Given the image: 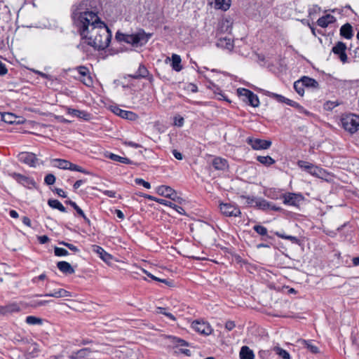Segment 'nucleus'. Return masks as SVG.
Masks as SVG:
<instances>
[{
    "label": "nucleus",
    "instance_id": "obj_48",
    "mask_svg": "<svg viewBox=\"0 0 359 359\" xmlns=\"http://www.w3.org/2000/svg\"><path fill=\"white\" fill-rule=\"evenodd\" d=\"M90 353V351L89 348H82L79 351H78L75 354V358H84L86 356H88L89 353Z\"/></svg>",
    "mask_w": 359,
    "mask_h": 359
},
{
    "label": "nucleus",
    "instance_id": "obj_64",
    "mask_svg": "<svg viewBox=\"0 0 359 359\" xmlns=\"http://www.w3.org/2000/svg\"><path fill=\"white\" fill-rule=\"evenodd\" d=\"M84 182H85V180H79L76 181L73 185L74 189L76 190V189H79Z\"/></svg>",
    "mask_w": 359,
    "mask_h": 359
},
{
    "label": "nucleus",
    "instance_id": "obj_21",
    "mask_svg": "<svg viewBox=\"0 0 359 359\" xmlns=\"http://www.w3.org/2000/svg\"><path fill=\"white\" fill-rule=\"evenodd\" d=\"M212 164L214 168L217 170H224L228 168L226 160L220 157L215 158Z\"/></svg>",
    "mask_w": 359,
    "mask_h": 359
},
{
    "label": "nucleus",
    "instance_id": "obj_41",
    "mask_svg": "<svg viewBox=\"0 0 359 359\" xmlns=\"http://www.w3.org/2000/svg\"><path fill=\"white\" fill-rule=\"evenodd\" d=\"M304 87L305 86L303 85V83L302 81H301V79L294 83V88L295 91L301 96L304 95Z\"/></svg>",
    "mask_w": 359,
    "mask_h": 359
},
{
    "label": "nucleus",
    "instance_id": "obj_52",
    "mask_svg": "<svg viewBox=\"0 0 359 359\" xmlns=\"http://www.w3.org/2000/svg\"><path fill=\"white\" fill-rule=\"evenodd\" d=\"M59 244L60 245H62L64 246H66L70 250H72V251H73L74 252H79V249L76 245H73L72 243H67V242H65V241H60V242H59Z\"/></svg>",
    "mask_w": 359,
    "mask_h": 359
},
{
    "label": "nucleus",
    "instance_id": "obj_59",
    "mask_svg": "<svg viewBox=\"0 0 359 359\" xmlns=\"http://www.w3.org/2000/svg\"><path fill=\"white\" fill-rule=\"evenodd\" d=\"M8 69L6 68V66L4 63H3L1 61H0V75L4 76L7 74Z\"/></svg>",
    "mask_w": 359,
    "mask_h": 359
},
{
    "label": "nucleus",
    "instance_id": "obj_38",
    "mask_svg": "<svg viewBox=\"0 0 359 359\" xmlns=\"http://www.w3.org/2000/svg\"><path fill=\"white\" fill-rule=\"evenodd\" d=\"M232 22L230 20L225 19L221 22L220 29L222 32H229L231 30Z\"/></svg>",
    "mask_w": 359,
    "mask_h": 359
},
{
    "label": "nucleus",
    "instance_id": "obj_6",
    "mask_svg": "<svg viewBox=\"0 0 359 359\" xmlns=\"http://www.w3.org/2000/svg\"><path fill=\"white\" fill-rule=\"evenodd\" d=\"M9 176L15 180L18 183L22 185L23 187L32 189L36 184L33 178L27 177L26 175L18 173V172H10Z\"/></svg>",
    "mask_w": 359,
    "mask_h": 359
},
{
    "label": "nucleus",
    "instance_id": "obj_36",
    "mask_svg": "<svg viewBox=\"0 0 359 359\" xmlns=\"http://www.w3.org/2000/svg\"><path fill=\"white\" fill-rule=\"evenodd\" d=\"M25 322L31 325H42L43 319L34 316H29L26 318Z\"/></svg>",
    "mask_w": 359,
    "mask_h": 359
},
{
    "label": "nucleus",
    "instance_id": "obj_23",
    "mask_svg": "<svg viewBox=\"0 0 359 359\" xmlns=\"http://www.w3.org/2000/svg\"><path fill=\"white\" fill-rule=\"evenodd\" d=\"M217 46L231 50L233 47V41L230 38H220L217 42Z\"/></svg>",
    "mask_w": 359,
    "mask_h": 359
},
{
    "label": "nucleus",
    "instance_id": "obj_12",
    "mask_svg": "<svg viewBox=\"0 0 359 359\" xmlns=\"http://www.w3.org/2000/svg\"><path fill=\"white\" fill-rule=\"evenodd\" d=\"M156 191L158 194L166 198H170L173 201H175L176 198H178L175 191L169 186H158L156 187Z\"/></svg>",
    "mask_w": 359,
    "mask_h": 359
},
{
    "label": "nucleus",
    "instance_id": "obj_62",
    "mask_svg": "<svg viewBox=\"0 0 359 359\" xmlns=\"http://www.w3.org/2000/svg\"><path fill=\"white\" fill-rule=\"evenodd\" d=\"M103 194L110 198H115L116 197V191L112 190H105L103 191Z\"/></svg>",
    "mask_w": 359,
    "mask_h": 359
},
{
    "label": "nucleus",
    "instance_id": "obj_32",
    "mask_svg": "<svg viewBox=\"0 0 359 359\" xmlns=\"http://www.w3.org/2000/svg\"><path fill=\"white\" fill-rule=\"evenodd\" d=\"M17 116L12 113H1V121L6 123L13 124L16 122Z\"/></svg>",
    "mask_w": 359,
    "mask_h": 359
},
{
    "label": "nucleus",
    "instance_id": "obj_53",
    "mask_svg": "<svg viewBox=\"0 0 359 359\" xmlns=\"http://www.w3.org/2000/svg\"><path fill=\"white\" fill-rule=\"evenodd\" d=\"M172 343L177 346H187V342L186 341L177 337L172 338Z\"/></svg>",
    "mask_w": 359,
    "mask_h": 359
},
{
    "label": "nucleus",
    "instance_id": "obj_1",
    "mask_svg": "<svg viewBox=\"0 0 359 359\" xmlns=\"http://www.w3.org/2000/svg\"><path fill=\"white\" fill-rule=\"evenodd\" d=\"M100 9V0H84L72 7V18L81 39L88 36L93 27L103 25L97 14Z\"/></svg>",
    "mask_w": 359,
    "mask_h": 359
},
{
    "label": "nucleus",
    "instance_id": "obj_56",
    "mask_svg": "<svg viewBox=\"0 0 359 359\" xmlns=\"http://www.w3.org/2000/svg\"><path fill=\"white\" fill-rule=\"evenodd\" d=\"M251 92H252L251 90H248L246 88H238L237 90L238 94L240 96L244 97L245 98H247V97L248 96V93H251Z\"/></svg>",
    "mask_w": 359,
    "mask_h": 359
},
{
    "label": "nucleus",
    "instance_id": "obj_47",
    "mask_svg": "<svg viewBox=\"0 0 359 359\" xmlns=\"http://www.w3.org/2000/svg\"><path fill=\"white\" fill-rule=\"evenodd\" d=\"M156 310V312L158 313L163 314L172 320H175V316L171 313L167 312L165 308L157 307Z\"/></svg>",
    "mask_w": 359,
    "mask_h": 359
},
{
    "label": "nucleus",
    "instance_id": "obj_60",
    "mask_svg": "<svg viewBox=\"0 0 359 359\" xmlns=\"http://www.w3.org/2000/svg\"><path fill=\"white\" fill-rule=\"evenodd\" d=\"M235 323L231 320L227 321L225 324V328L229 331L232 330L235 327Z\"/></svg>",
    "mask_w": 359,
    "mask_h": 359
},
{
    "label": "nucleus",
    "instance_id": "obj_13",
    "mask_svg": "<svg viewBox=\"0 0 359 359\" xmlns=\"http://www.w3.org/2000/svg\"><path fill=\"white\" fill-rule=\"evenodd\" d=\"M346 46L344 42L339 41L336 43V45L332 48V51L337 55L340 59V60L345 63L347 62L348 57L346 53Z\"/></svg>",
    "mask_w": 359,
    "mask_h": 359
},
{
    "label": "nucleus",
    "instance_id": "obj_43",
    "mask_svg": "<svg viewBox=\"0 0 359 359\" xmlns=\"http://www.w3.org/2000/svg\"><path fill=\"white\" fill-rule=\"evenodd\" d=\"M149 72L144 65H140L137 72H136V79L137 77L145 78L148 76Z\"/></svg>",
    "mask_w": 359,
    "mask_h": 359
},
{
    "label": "nucleus",
    "instance_id": "obj_45",
    "mask_svg": "<svg viewBox=\"0 0 359 359\" xmlns=\"http://www.w3.org/2000/svg\"><path fill=\"white\" fill-rule=\"evenodd\" d=\"M54 253L57 257H63L69 255V252L66 249L59 247H55Z\"/></svg>",
    "mask_w": 359,
    "mask_h": 359
},
{
    "label": "nucleus",
    "instance_id": "obj_4",
    "mask_svg": "<svg viewBox=\"0 0 359 359\" xmlns=\"http://www.w3.org/2000/svg\"><path fill=\"white\" fill-rule=\"evenodd\" d=\"M18 161L29 167L35 168L40 164V160L36 157V154L32 152L23 151L18 155Z\"/></svg>",
    "mask_w": 359,
    "mask_h": 359
},
{
    "label": "nucleus",
    "instance_id": "obj_14",
    "mask_svg": "<svg viewBox=\"0 0 359 359\" xmlns=\"http://www.w3.org/2000/svg\"><path fill=\"white\" fill-rule=\"evenodd\" d=\"M116 40L121 44L126 43L131 47L135 44V34H123L121 32H117L115 36Z\"/></svg>",
    "mask_w": 359,
    "mask_h": 359
},
{
    "label": "nucleus",
    "instance_id": "obj_11",
    "mask_svg": "<svg viewBox=\"0 0 359 359\" xmlns=\"http://www.w3.org/2000/svg\"><path fill=\"white\" fill-rule=\"evenodd\" d=\"M191 327L197 332L209 335L212 333V329L210 324L207 322L196 320L191 324Z\"/></svg>",
    "mask_w": 359,
    "mask_h": 359
},
{
    "label": "nucleus",
    "instance_id": "obj_5",
    "mask_svg": "<svg viewBox=\"0 0 359 359\" xmlns=\"http://www.w3.org/2000/svg\"><path fill=\"white\" fill-rule=\"evenodd\" d=\"M219 209L222 215L226 217H240L241 212L240 208L233 203H221L219 204Z\"/></svg>",
    "mask_w": 359,
    "mask_h": 359
},
{
    "label": "nucleus",
    "instance_id": "obj_18",
    "mask_svg": "<svg viewBox=\"0 0 359 359\" xmlns=\"http://www.w3.org/2000/svg\"><path fill=\"white\" fill-rule=\"evenodd\" d=\"M141 273L147 274L149 278H151V279L156 280L158 282H161V283H163L165 284L168 283V281L166 279L158 278L153 276L152 274L148 273L146 270H144L142 267L136 265V279L142 278V279L145 280L144 278L142 277Z\"/></svg>",
    "mask_w": 359,
    "mask_h": 359
},
{
    "label": "nucleus",
    "instance_id": "obj_44",
    "mask_svg": "<svg viewBox=\"0 0 359 359\" xmlns=\"http://www.w3.org/2000/svg\"><path fill=\"white\" fill-rule=\"evenodd\" d=\"M285 104H287L289 106H291V107L298 109L299 110V111H303L305 114H308V112L303 108V107H302L299 104H298L297 102H296L292 100L287 98Z\"/></svg>",
    "mask_w": 359,
    "mask_h": 359
},
{
    "label": "nucleus",
    "instance_id": "obj_20",
    "mask_svg": "<svg viewBox=\"0 0 359 359\" xmlns=\"http://www.w3.org/2000/svg\"><path fill=\"white\" fill-rule=\"evenodd\" d=\"M58 269L65 274H73L75 270L72 265L65 261H60L57 263Z\"/></svg>",
    "mask_w": 359,
    "mask_h": 359
},
{
    "label": "nucleus",
    "instance_id": "obj_7",
    "mask_svg": "<svg viewBox=\"0 0 359 359\" xmlns=\"http://www.w3.org/2000/svg\"><path fill=\"white\" fill-rule=\"evenodd\" d=\"M297 165L304 170L316 177H320L324 172L323 169L307 161H299Z\"/></svg>",
    "mask_w": 359,
    "mask_h": 359
},
{
    "label": "nucleus",
    "instance_id": "obj_8",
    "mask_svg": "<svg viewBox=\"0 0 359 359\" xmlns=\"http://www.w3.org/2000/svg\"><path fill=\"white\" fill-rule=\"evenodd\" d=\"M80 77L79 80L86 86L90 87L93 86V81L90 76V71L88 67L85 66H79L76 68Z\"/></svg>",
    "mask_w": 359,
    "mask_h": 359
},
{
    "label": "nucleus",
    "instance_id": "obj_37",
    "mask_svg": "<svg viewBox=\"0 0 359 359\" xmlns=\"http://www.w3.org/2000/svg\"><path fill=\"white\" fill-rule=\"evenodd\" d=\"M302 344L313 353L319 352V348L315 346L310 340H303Z\"/></svg>",
    "mask_w": 359,
    "mask_h": 359
},
{
    "label": "nucleus",
    "instance_id": "obj_55",
    "mask_svg": "<svg viewBox=\"0 0 359 359\" xmlns=\"http://www.w3.org/2000/svg\"><path fill=\"white\" fill-rule=\"evenodd\" d=\"M76 213L81 216L84 221L90 226V219L86 216L84 212L79 207L78 208H76Z\"/></svg>",
    "mask_w": 359,
    "mask_h": 359
},
{
    "label": "nucleus",
    "instance_id": "obj_61",
    "mask_svg": "<svg viewBox=\"0 0 359 359\" xmlns=\"http://www.w3.org/2000/svg\"><path fill=\"white\" fill-rule=\"evenodd\" d=\"M49 240H50L49 238L46 235L41 236L38 237V241L41 244H45V243H48L49 241Z\"/></svg>",
    "mask_w": 359,
    "mask_h": 359
},
{
    "label": "nucleus",
    "instance_id": "obj_31",
    "mask_svg": "<svg viewBox=\"0 0 359 359\" xmlns=\"http://www.w3.org/2000/svg\"><path fill=\"white\" fill-rule=\"evenodd\" d=\"M181 61L182 60L180 55L177 54H172L171 66L174 70L180 72L182 69Z\"/></svg>",
    "mask_w": 359,
    "mask_h": 359
},
{
    "label": "nucleus",
    "instance_id": "obj_3",
    "mask_svg": "<svg viewBox=\"0 0 359 359\" xmlns=\"http://www.w3.org/2000/svg\"><path fill=\"white\" fill-rule=\"evenodd\" d=\"M343 128L351 134L359 130V116L350 114L341 118Z\"/></svg>",
    "mask_w": 359,
    "mask_h": 359
},
{
    "label": "nucleus",
    "instance_id": "obj_24",
    "mask_svg": "<svg viewBox=\"0 0 359 359\" xmlns=\"http://www.w3.org/2000/svg\"><path fill=\"white\" fill-rule=\"evenodd\" d=\"M239 357L241 359H255V354L248 346H243L241 348Z\"/></svg>",
    "mask_w": 359,
    "mask_h": 359
},
{
    "label": "nucleus",
    "instance_id": "obj_49",
    "mask_svg": "<svg viewBox=\"0 0 359 359\" xmlns=\"http://www.w3.org/2000/svg\"><path fill=\"white\" fill-rule=\"evenodd\" d=\"M56 178L53 174H48L44 178V182L47 185H53L55 182Z\"/></svg>",
    "mask_w": 359,
    "mask_h": 359
},
{
    "label": "nucleus",
    "instance_id": "obj_22",
    "mask_svg": "<svg viewBox=\"0 0 359 359\" xmlns=\"http://www.w3.org/2000/svg\"><path fill=\"white\" fill-rule=\"evenodd\" d=\"M335 21V18L333 15L330 14H327L321 18H320L317 20V24L318 26L321 27H327L330 24L334 22Z\"/></svg>",
    "mask_w": 359,
    "mask_h": 359
},
{
    "label": "nucleus",
    "instance_id": "obj_19",
    "mask_svg": "<svg viewBox=\"0 0 359 359\" xmlns=\"http://www.w3.org/2000/svg\"><path fill=\"white\" fill-rule=\"evenodd\" d=\"M67 114L74 117H78L83 120L88 121L90 118V114L86 111H81L79 109L68 108Z\"/></svg>",
    "mask_w": 359,
    "mask_h": 359
},
{
    "label": "nucleus",
    "instance_id": "obj_51",
    "mask_svg": "<svg viewBox=\"0 0 359 359\" xmlns=\"http://www.w3.org/2000/svg\"><path fill=\"white\" fill-rule=\"evenodd\" d=\"M241 198L246 200V203L249 205H255L257 198L254 196H241Z\"/></svg>",
    "mask_w": 359,
    "mask_h": 359
},
{
    "label": "nucleus",
    "instance_id": "obj_46",
    "mask_svg": "<svg viewBox=\"0 0 359 359\" xmlns=\"http://www.w3.org/2000/svg\"><path fill=\"white\" fill-rule=\"evenodd\" d=\"M253 229L255 231H256L258 234L261 236H266L267 235V229L262 225H255L253 226Z\"/></svg>",
    "mask_w": 359,
    "mask_h": 359
},
{
    "label": "nucleus",
    "instance_id": "obj_54",
    "mask_svg": "<svg viewBox=\"0 0 359 359\" xmlns=\"http://www.w3.org/2000/svg\"><path fill=\"white\" fill-rule=\"evenodd\" d=\"M136 184L141 185L147 189L151 188L150 183L141 178H136Z\"/></svg>",
    "mask_w": 359,
    "mask_h": 359
},
{
    "label": "nucleus",
    "instance_id": "obj_50",
    "mask_svg": "<svg viewBox=\"0 0 359 359\" xmlns=\"http://www.w3.org/2000/svg\"><path fill=\"white\" fill-rule=\"evenodd\" d=\"M69 170L72 171H77L80 172L86 175H88L90 172L85 169H83L82 167L77 165L76 164H74L72 163L71 167L69 168Z\"/></svg>",
    "mask_w": 359,
    "mask_h": 359
},
{
    "label": "nucleus",
    "instance_id": "obj_34",
    "mask_svg": "<svg viewBox=\"0 0 359 359\" xmlns=\"http://www.w3.org/2000/svg\"><path fill=\"white\" fill-rule=\"evenodd\" d=\"M257 160L262 164L269 166L275 163V160L269 156H258Z\"/></svg>",
    "mask_w": 359,
    "mask_h": 359
},
{
    "label": "nucleus",
    "instance_id": "obj_9",
    "mask_svg": "<svg viewBox=\"0 0 359 359\" xmlns=\"http://www.w3.org/2000/svg\"><path fill=\"white\" fill-rule=\"evenodd\" d=\"M247 143L252 147L254 150L267 149L271 146V141L261 139H254L248 137Z\"/></svg>",
    "mask_w": 359,
    "mask_h": 359
},
{
    "label": "nucleus",
    "instance_id": "obj_17",
    "mask_svg": "<svg viewBox=\"0 0 359 359\" xmlns=\"http://www.w3.org/2000/svg\"><path fill=\"white\" fill-rule=\"evenodd\" d=\"M39 297H52L55 298H60V297H72V293L65 289L60 288L58 290H55L51 292L46 293L44 294H38Z\"/></svg>",
    "mask_w": 359,
    "mask_h": 359
},
{
    "label": "nucleus",
    "instance_id": "obj_15",
    "mask_svg": "<svg viewBox=\"0 0 359 359\" xmlns=\"http://www.w3.org/2000/svg\"><path fill=\"white\" fill-rule=\"evenodd\" d=\"M21 307L16 302L9 303L5 306H0V315H7L20 311Z\"/></svg>",
    "mask_w": 359,
    "mask_h": 359
},
{
    "label": "nucleus",
    "instance_id": "obj_42",
    "mask_svg": "<svg viewBox=\"0 0 359 359\" xmlns=\"http://www.w3.org/2000/svg\"><path fill=\"white\" fill-rule=\"evenodd\" d=\"M264 94L266 95L267 96L276 99L279 102H282V103H285L286 102L287 98L285 97L284 96L281 95H278V94H276V93H271V92H269V91H266Z\"/></svg>",
    "mask_w": 359,
    "mask_h": 359
},
{
    "label": "nucleus",
    "instance_id": "obj_26",
    "mask_svg": "<svg viewBox=\"0 0 359 359\" xmlns=\"http://www.w3.org/2000/svg\"><path fill=\"white\" fill-rule=\"evenodd\" d=\"M111 111L121 118L126 119L133 120L135 116V114H133L132 111L123 110L118 108L111 109Z\"/></svg>",
    "mask_w": 359,
    "mask_h": 359
},
{
    "label": "nucleus",
    "instance_id": "obj_16",
    "mask_svg": "<svg viewBox=\"0 0 359 359\" xmlns=\"http://www.w3.org/2000/svg\"><path fill=\"white\" fill-rule=\"evenodd\" d=\"M151 36V34H147L143 29H138L135 36L136 47L146 44Z\"/></svg>",
    "mask_w": 359,
    "mask_h": 359
},
{
    "label": "nucleus",
    "instance_id": "obj_29",
    "mask_svg": "<svg viewBox=\"0 0 359 359\" xmlns=\"http://www.w3.org/2000/svg\"><path fill=\"white\" fill-rule=\"evenodd\" d=\"M48 205L53 208L60 210L62 212H66L67 209L57 199H49L48 201Z\"/></svg>",
    "mask_w": 359,
    "mask_h": 359
},
{
    "label": "nucleus",
    "instance_id": "obj_28",
    "mask_svg": "<svg viewBox=\"0 0 359 359\" xmlns=\"http://www.w3.org/2000/svg\"><path fill=\"white\" fill-rule=\"evenodd\" d=\"M55 163L54 165L60 169L69 170L72 163L67 160L55 158L53 160Z\"/></svg>",
    "mask_w": 359,
    "mask_h": 359
},
{
    "label": "nucleus",
    "instance_id": "obj_27",
    "mask_svg": "<svg viewBox=\"0 0 359 359\" xmlns=\"http://www.w3.org/2000/svg\"><path fill=\"white\" fill-rule=\"evenodd\" d=\"M303 85L306 88H318V83L314 79L309 76H303L301 79Z\"/></svg>",
    "mask_w": 359,
    "mask_h": 359
},
{
    "label": "nucleus",
    "instance_id": "obj_40",
    "mask_svg": "<svg viewBox=\"0 0 359 359\" xmlns=\"http://www.w3.org/2000/svg\"><path fill=\"white\" fill-rule=\"evenodd\" d=\"M255 206L262 210H267L270 208V203L265 199L258 198Z\"/></svg>",
    "mask_w": 359,
    "mask_h": 359
},
{
    "label": "nucleus",
    "instance_id": "obj_57",
    "mask_svg": "<svg viewBox=\"0 0 359 359\" xmlns=\"http://www.w3.org/2000/svg\"><path fill=\"white\" fill-rule=\"evenodd\" d=\"M156 202L160 203V204H162V205H166V206H169V207H171V208H173V205H175L171 201L165 200V199H162V198H159L158 200H156Z\"/></svg>",
    "mask_w": 359,
    "mask_h": 359
},
{
    "label": "nucleus",
    "instance_id": "obj_2",
    "mask_svg": "<svg viewBox=\"0 0 359 359\" xmlns=\"http://www.w3.org/2000/svg\"><path fill=\"white\" fill-rule=\"evenodd\" d=\"M111 39V32L103 22V25H97L96 27H93L88 36L81 39L77 48L83 51H87L86 46L88 45L95 50H104L109 45Z\"/></svg>",
    "mask_w": 359,
    "mask_h": 359
},
{
    "label": "nucleus",
    "instance_id": "obj_25",
    "mask_svg": "<svg viewBox=\"0 0 359 359\" xmlns=\"http://www.w3.org/2000/svg\"><path fill=\"white\" fill-rule=\"evenodd\" d=\"M340 34L346 39H350L353 36V29L350 24L346 23L341 26Z\"/></svg>",
    "mask_w": 359,
    "mask_h": 359
},
{
    "label": "nucleus",
    "instance_id": "obj_33",
    "mask_svg": "<svg viewBox=\"0 0 359 359\" xmlns=\"http://www.w3.org/2000/svg\"><path fill=\"white\" fill-rule=\"evenodd\" d=\"M247 102L253 107H257L259 105V100L257 95L254 93H248Z\"/></svg>",
    "mask_w": 359,
    "mask_h": 359
},
{
    "label": "nucleus",
    "instance_id": "obj_58",
    "mask_svg": "<svg viewBox=\"0 0 359 359\" xmlns=\"http://www.w3.org/2000/svg\"><path fill=\"white\" fill-rule=\"evenodd\" d=\"M53 300H40V301H36V302H34V306H45L48 303H50V302H53Z\"/></svg>",
    "mask_w": 359,
    "mask_h": 359
},
{
    "label": "nucleus",
    "instance_id": "obj_30",
    "mask_svg": "<svg viewBox=\"0 0 359 359\" xmlns=\"http://www.w3.org/2000/svg\"><path fill=\"white\" fill-rule=\"evenodd\" d=\"M231 6V0H215V8L227 11Z\"/></svg>",
    "mask_w": 359,
    "mask_h": 359
},
{
    "label": "nucleus",
    "instance_id": "obj_39",
    "mask_svg": "<svg viewBox=\"0 0 359 359\" xmlns=\"http://www.w3.org/2000/svg\"><path fill=\"white\" fill-rule=\"evenodd\" d=\"M273 351L276 352L277 355H278L282 358L290 359V353L287 351L283 349L282 348L276 346L273 348Z\"/></svg>",
    "mask_w": 359,
    "mask_h": 359
},
{
    "label": "nucleus",
    "instance_id": "obj_10",
    "mask_svg": "<svg viewBox=\"0 0 359 359\" xmlns=\"http://www.w3.org/2000/svg\"><path fill=\"white\" fill-rule=\"evenodd\" d=\"M283 203L286 205L298 206L304 201V196L301 194L287 193L283 196Z\"/></svg>",
    "mask_w": 359,
    "mask_h": 359
},
{
    "label": "nucleus",
    "instance_id": "obj_35",
    "mask_svg": "<svg viewBox=\"0 0 359 359\" xmlns=\"http://www.w3.org/2000/svg\"><path fill=\"white\" fill-rule=\"evenodd\" d=\"M107 156L114 161H117L125 164L130 163V161L128 158L122 157L112 153L109 154Z\"/></svg>",
    "mask_w": 359,
    "mask_h": 359
},
{
    "label": "nucleus",
    "instance_id": "obj_63",
    "mask_svg": "<svg viewBox=\"0 0 359 359\" xmlns=\"http://www.w3.org/2000/svg\"><path fill=\"white\" fill-rule=\"evenodd\" d=\"M55 191L59 196L62 197V198L67 197V194L62 189L56 188Z\"/></svg>",
    "mask_w": 359,
    "mask_h": 359
}]
</instances>
